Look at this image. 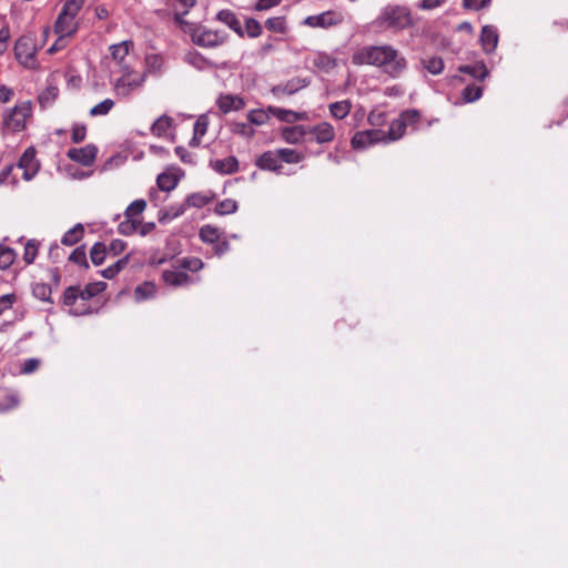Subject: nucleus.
Here are the masks:
<instances>
[{
    "instance_id": "473e14b6",
    "label": "nucleus",
    "mask_w": 568,
    "mask_h": 568,
    "mask_svg": "<svg viewBox=\"0 0 568 568\" xmlns=\"http://www.w3.org/2000/svg\"><path fill=\"white\" fill-rule=\"evenodd\" d=\"M276 152L278 154L281 162L295 164V163H298L304 160L303 153H301L296 150H293V149L283 148V149H277Z\"/></svg>"
},
{
    "instance_id": "49530a36",
    "label": "nucleus",
    "mask_w": 568,
    "mask_h": 568,
    "mask_svg": "<svg viewBox=\"0 0 568 568\" xmlns=\"http://www.w3.org/2000/svg\"><path fill=\"white\" fill-rule=\"evenodd\" d=\"M39 251V242L36 240H29L24 245L23 261L30 265L34 262Z\"/></svg>"
},
{
    "instance_id": "f03ea898",
    "label": "nucleus",
    "mask_w": 568,
    "mask_h": 568,
    "mask_svg": "<svg viewBox=\"0 0 568 568\" xmlns=\"http://www.w3.org/2000/svg\"><path fill=\"white\" fill-rule=\"evenodd\" d=\"M373 24L377 28L392 29L398 32L412 27L414 19L408 7L387 4L381 10Z\"/></svg>"
},
{
    "instance_id": "37998d69",
    "label": "nucleus",
    "mask_w": 568,
    "mask_h": 568,
    "mask_svg": "<svg viewBox=\"0 0 568 568\" xmlns=\"http://www.w3.org/2000/svg\"><path fill=\"white\" fill-rule=\"evenodd\" d=\"M128 262H129V255H125L124 257L118 260L112 265H110L106 268H104L101 272L102 276L104 278H109V280L113 278L116 274L120 273V271H122L125 267Z\"/></svg>"
},
{
    "instance_id": "393cba45",
    "label": "nucleus",
    "mask_w": 568,
    "mask_h": 568,
    "mask_svg": "<svg viewBox=\"0 0 568 568\" xmlns=\"http://www.w3.org/2000/svg\"><path fill=\"white\" fill-rule=\"evenodd\" d=\"M163 281L170 286H182L190 282V276L181 271L166 270L162 274Z\"/></svg>"
},
{
    "instance_id": "4d7b16f0",
    "label": "nucleus",
    "mask_w": 568,
    "mask_h": 568,
    "mask_svg": "<svg viewBox=\"0 0 568 568\" xmlns=\"http://www.w3.org/2000/svg\"><path fill=\"white\" fill-rule=\"evenodd\" d=\"M211 201V197L202 193H192L186 197V204L192 207L201 209Z\"/></svg>"
},
{
    "instance_id": "6e6552de",
    "label": "nucleus",
    "mask_w": 568,
    "mask_h": 568,
    "mask_svg": "<svg viewBox=\"0 0 568 568\" xmlns=\"http://www.w3.org/2000/svg\"><path fill=\"white\" fill-rule=\"evenodd\" d=\"M342 21V13L337 11H325L320 14L306 17L304 20V24L312 28H329L339 24Z\"/></svg>"
},
{
    "instance_id": "8fccbe9b",
    "label": "nucleus",
    "mask_w": 568,
    "mask_h": 568,
    "mask_svg": "<svg viewBox=\"0 0 568 568\" xmlns=\"http://www.w3.org/2000/svg\"><path fill=\"white\" fill-rule=\"evenodd\" d=\"M113 106H114V101L112 99H104L103 101H101L100 103H98L93 108H91L90 115L91 116L106 115L112 110Z\"/></svg>"
},
{
    "instance_id": "c03bdc74",
    "label": "nucleus",
    "mask_w": 568,
    "mask_h": 568,
    "mask_svg": "<svg viewBox=\"0 0 568 568\" xmlns=\"http://www.w3.org/2000/svg\"><path fill=\"white\" fill-rule=\"evenodd\" d=\"M146 207L145 200L139 199L133 201L124 211V217L139 219Z\"/></svg>"
},
{
    "instance_id": "c9c22d12",
    "label": "nucleus",
    "mask_w": 568,
    "mask_h": 568,
    "mask_svg": "<svg viewBox=\"0 0 568 568\" xmlns=\"http://www.w3.org/2000/svg\"><path fill=\"white\" fill-rule=\"evenodd\" d=\"M178 178L173 174L161 173L158 175L156 183L161 191L170 192L178 185Z\"/></svg>"
},
{
    "instance_id": "7c9ffc66",
    "label": "nucleus",
    "mask_w": 568,
    "mask_h": 568,
    "mask_svg": "<svg viewBox=\"0 0 568 568\" xmlns=\"http://www.w3.org/2000/svg\"><path fill=\"white\" fill-rule=\"evenodd\" d=\"M83 234L84 227L79 223L63 234L61 243L67 246H72L82 239Z\"/></svg>"
},
{
    "instance_id": "cd10ccee",
    "label": "nucleus",
    "mask_w": 568,
    "mask_h": 568,
    "mask_svg": "<svg viewBox=\"0 0 568 568\" xmlns=\"http://www.w3.org/2000/svg\"><path fill=\"white\" fill-rule=\"evenodd\" d=\"M352 106L353 105L349 100H342L331 103L328 105V110L333 118L336 120H343L349 114Z\"/></svg>"
},
{
    "instance_id": "4468645a",
    "label": "nucleus",
    "mask_w": 568,
    "mask_h": 568,
    "mask_svg": "<svg viewBox=\"0 0 568 568\" xmlns=\"http://www.w3.org/2000/svg\"><path fill=\"white\" fill-rule=\"evenodd\" d=\"M255 164L261 170L273 171V172H277V173H280V170L282 169L281 161H280L276 150L275 151H266L263 154H261L257 158Z\"/></svg>"
},
{
    "instance_id": "13d9d810",
    "label": "nucleus",
    "mask_w": 568,
    "mask_h": 568,
    "mask_svg": "<svg viewBox=\"0 0 568 568\" xmlns=\"http://www.w3.org/2000/svg\"><path fill=\"white\" fill-rule=\"evenodd\" d=\"M179 265L182 268L197 272L203 267V262L197 257H183L182 260H179Z\"/></svg>"
},
{
    "instance_id": "a18cd8bd",
    "label": "nucleus",
    "mask_w": 568,
    "mask_h": 568,
    "mask_svg": "<svg viewBox=\"0 0 568 568\" xmlns=\"http://www.w3.org/2000/svg\"><path fill=\"white\" fill-rule=\"evenodd\" d=\"M105 255H106V247L103 243L97 242L91 247L90 257L94 265H97V266L101 265L105 260Z\"/></svg>"
},
{
    "instance_id": "aec40b11",
    "label": "nucleus",
    "mask_w": 568,
    "mask_h": 568,
    "mask_svg": "<svg viewBox=\"0 0 568 568\" xmlns=\"http://www.w3.org/2000/svg\"><path fill=\"white\" fill-rule=\"evenodd\" d=\"M216 19L226 24L230 29L236 32L240 37L244 36V31L242 29L241 22L235 16V13L231 10L224 9L217 12Z\"/></svg>"
},
{
    "instance_id": "052dcab7",
    "label": "nucleus",
    "mask_w": 568,
    "mask_h": 568,
    "mask_svg": "<svg viewBox=\"0 0 568 568\" xmlns=\"http://www.w3.org/2000/svg\"><path fill=\"white\" fill-rule=\"evenodd\" d=\"M69 260L75 264L88 267L87 253L83 246H79L72 251Z\"/></svg>"
},
{
    "instance_id": "bb28decb",
    "label": "nucleus",
    "mask_w": 568,
    "mask_h": 568,
    "mask_svg": "<svg viewBox=\"0 0 568 568\" xmlns=\"http://www.w3.org/2000/svg\"><path fill=\"white\" fill-rule=\"evenodd\" d=\"M18 403L19 398L13 389L0 388V412L12 409Z\"/></svg>"
},
{
    "instance_id": "72a5a7b5",
    "label": "nucleus",
    "mask_w": 568,
    "mask_h": 568,
    "mask_svg": "<svg viewBox=\"0 0 568 568\" xmlns=\"http://www.w3.org/2000/svg\"><path fill=\"white\" fill-rule=\"evenodd\" d=\"M59 89L55 85H48L38 97L40 105L45 109L58 98Z\"/></svg>"
},
{
    "instance_id": "ddd939ff",
    "label": "nucleus",
    "mask_w": 568,
    "mask_h": 568,
    "mask_svg": "<svg viewBox=\"0 0 568 568\" xmlns=\"http://www.w3.org/2000/svg\"><path fill=\"white\" fill-rule=\"evenodd\" d=\"M320 144L332 142L335 139V129L328 122H321L307 131Z\"/></svg>"
},
{
    "instance_id": "ea45409f",
    "label": "nucleus",
    "mask_w": 568,
    "mask_h": 568,
    "mask_svg": "<svg viewBox=\"0 0 568 568\" xmlns=\"http://www.w3.org/2000/svg\"><path fill=\"white\" fill-rule=\"evenodd\" d=\"M270 114H271V112L268 111V109L267 110H263V109L251 110L247 113V120H248L250 124L263 125V124L267 123V121L270 120Z\"/></svg>"
},
{
    "instance_id": "4be33fe9",
    "label": "nucleus",
    "mask_w": 568,
    "mask_h": 568,
    "mask_svg": "<svg viewBox=\"0 0 568 568\" xmlns=\"http://www.w3.org/2000/svg\"><path fill=\"white\" fill-rule=\"evenodd\" d=\"M307 130L303 125L286 126L282 130V139L290 144H298L303 141Z\"/></svg>"
},
{
    "instance_id": "680f3d73",
    "label": "nucleus",
    "mask_w": 568,
    "mask_h": 568,
    "mask_svg": "<svg viewBox=\"0 0 568 568\" xmlns=\"http://www.w3.org/2000/svg\"><path fill=\"white\" fill-rule=\"evenodd\" d=\"M385 121L386 114L382 110L375 109L368 114V122L372 126H381L385 123Z\"/></svg>"
},
{
    "instance_id": "f257e3e1",
    "label": "nucleus",
    "mask_w": 568,
    "mask_h": 568,
    "mask_svg": "<svg viewBox=\"0 0 568 568\" xmlns=\"http://www.w3.org/2000/svg\"><path fill=\"white\" fill-rule=\"evenodd\" d=\"M356 65H374L393 79L399 78L407 69L406 58L393 45H366L356 50L352 55Z\"/></svg>"
},
{
    "instance_id": "f3484780",
    "label": "nucleus",
    "mask_w": 568,
    "mask_h": 568,
    "mask_svg": "<svg viewBox=\"0 0 568 568\" xmlns=\"http://www.w3.org/2000/svg\"><path fill=\"white\" fill-rule=\"evenodd\" d=\"M210 166L220 174H233L239 170V161L235 156L215 159L210 161Z\"/></svg>"
},
{
    "instance_id": "20e7f679",
    "label": "nucleus",
    "mask_w": 568,
    "mask_h": 568,
    "mask_svg": "<svg viewBox=\"0 0 568 568\" xmlns=\"http://www.w3.org/2000/svg\"><path fill=\"white\" fill-rule=\"evenodd\" d=\"M84 4V0H67L53 26L55 34L73 37L79 28L78 14Z\"/></svg>"
},
{
    "instance_id": "5fc2aeb1",
    "label": "nucleus",
    "mask_w": 568,
    "mask_h": 568,
    "mask_svg": "<svg viewBox=\"0 0 568 568\" xmlns=\"http://www.w3.org/2000/svg\"><path fill=\"white\" fill-rule=\"evenodd\" d=\"M78 301H81V290L74 286L68 287L63 293V303L67 306H73Z\"/></svg>"
},
{
    "instance_id": "69168bd1",
    "label": "nucleus",
    "mask_w": 568,
    "mask_h": 568,
    "mask_svg": "<svg viewBox=\"0 0 568 568\" xmlns=\"http://www.w3.org/2000/svg\"><path fill=\"white\" fill-rule=\"evenodd\" d=\"M491 0H463V4L466 9L480 10L487 8Z\"/></svg>"
},
{
    "instance_id": "9b49d317",
    "label": "nucleus",
    "mask_w": 568,
    "mask_h": 568,
    "mask_svg": "<svg viewBox=\"0 0 568 568\" xmlns=\"http://www.w3.org/2000/svg\"><path fill=\"white\" fill-rule=\"evenodd\" d=\"M306 62L324 73H329L337 65L336 59L334 57L321 51L310 54L306 59Z\"/></svg>"
},
{
    "instance_id": "0eeeda50",
    "label": "nucleus",
    "mask_w": 568,
    "mask_h": 568,
    "mask_svg": "<svg viewBox=\"0 0 568 568\" xmlns=\"http://www.w3.org/2000/svg\"><path fill=\"white\" fill-rule=\"evenodd\" d=\"M385 140V131L381 129H372L359 131L352 138V146L355 150H364L373 144L379 143Z\"/></svg>"
},
{
    "instance_id": "e433bc0d",
    "label": "nucleus",
    "mask_w": 568,
    "mask_h": 568,
    "mask_svg": "<svg viewBox=\"0 0 568 568\" xmlns=\"http://www.w3.org/2000/svg\"><path fill=\"white\" fill-rule=\"evenodd\" d=\"M17 258V253L13 248L0 245V270H8Z\"/></svg>"
},
{
    "instance_id": "6e6d98bb",
    "label": "nucleus",
    "mask_w": 568,
    "mask_h": 568,
    "mask_svg": "<svg viewBox=\"0 0 568 568\" xmlns=\"http://www.w3.org/2000/svg\"><path fill=\"white\" fill-rule=\"evenodd\" d=\"M232 132L234 134H237V135H241V136L247 138V139L252 138L255 134V131L251 126L250 122L248 123H244V122L233 123Z\"/></svg>"
},
{
    "instance_id": "338daca9",
    "label": "nucleus",
    "mask_w": 568,
    "mask_h": 568,
    "mask_svg": "<svg viewBox=\"0 0 568 568\" xmlns=\"http://www.w3.org/2000/svg\"><path fill=\"white\" fill-rule=\"evenodd\" d=\"M58 38L57 40L54 41V43L48 49V52L50 54H53L60 50H62L63 48L67 47V43H68V39L70 37H67V36H61V34H57Z\"/></svg>"
},
{
    "instance_id": "c85d7f7f",
    "label": "nucleus",
    "mask_w": 568,
    "mask_h": 568,
    "mask_svg": "<svg viewBox=\"0 0 568 568\" xmlns=\"http://www.w3.org/2000/svg\"><path fill=\"white\" fill-rule=\"evenodd\" d=\"M458 70L479 80H484L488 75V70L483 61L476 62L475 64L460 65Z\"/></svg>"
},
{
    "instance_id": "423d86ee",
    "label": "nucleus",
    "mask_w": 568,
    "mask_h": 568,
    "mask_svg": "<svg viewBox=\"0 0 568 568\" xmlns=\"http://www.w3.org/2000/svg\"><path fill=\"white\" fill-rule=\"evenodd\" d=\"M192 41L203 48H215L223 44L227 40V34L221 30H212L203 26H199L192 30Z\"/></svg>"
},
{
    "instance_id": "3c124183",
    "label": "nucleus",
    "mask_w": 568,
    "mask_h": 568,
    "mask_svg": "<svg viewBox=\"0 0 568 568\" xmlns=\"http://www.w3.org/2000/svg\"><path fill=\"white\" fill-rule=\"evenodd\" d=\"M200 237L203 242L213 244L220 239V233L216 227L204 225L200 230Z\"/></svg>"
},
{
    "instance_id": "2f4dec72",
    "label": "nucleus",
    "mask_w": 568,
    "mask_h": 568,
    "mask_svg": "<svg viewBox=\"0 0 568 568\" xmlns=\"http://www.w3.org/2000/svg\"><path fill=\"white\" fill-rule=\"evenodd\" d=\"M156 286L152 282H144L134 290L135 301L142 302L155 296Z\"/></svg>"
},
{
    "instance_id": "603ef678",
    "label": "nucleus",
    "mask_w": 568,
    "mask_h": 568,
    "mask_svg": "<svg viewBox=\"0 0 568 568\" xmlns=\"http://www.w3.org/2000/svg\"><path fill=\"white\" fill-rule=\"evenodd\" d=\"M463 99L465 102H475L477 101L478 99L481 98L483 95V88L481 87H478V85H475V84H470V85H467L464 90H463Z\"/></svg>"
},
{
    "instance_id": "4c0bfd02",
    "label": "nucleus",
    "mask_w": 568,
    "mask_h": 568,
    "mask_svg": "<svg viewBox=\"0 0 568 568\" xmlns=\"http://www.w3.org/2000/svg\"><path fill=\"white\" fill-rule=\"evenodd\" d=\"M173 120L168 115L160 116L151 126V132L156 136L164 135L171 128Z\"/></svg>"
},
{
    "instance_id": "dca6fc26",
    "label": "nucleus",
    "mask_w": 568,
    "mask_h": 568,
    "mask_svg": "<svg viewBox=\"0 0 568 568\" xmlns=\"http://www.w3.org/2000/svg\"><path fill=\"white\" fill-rule=\"evenodd\" d=\"M133 48V42L125 40L110 47V53L112 59L119 64V70L122 69L123 64H129L126 58L130 50Z\"/></svg>"
},
{
    "instance_id": "f704fd0d",
    "label": "nucleus",
    "mask_w": 568,
    "mask_h": 568,
    "mask_svg": "<svg viewBox=\"0 0 568 568\" xmlns=\"http://www.w3.org/2000/svg\"><path fill=\"white\" fill-rule=\"evenodd\" d=\"M195 4V0H172V7L176 21L182 22V17Z\"/></svg>"
},
{
    "instance_id": "09e8293b",
    "label": "nucleus",
    "mask_w": 568,
    "mask_h": 568,
    "mask_svg": "<svg viewBox=\"0 0 568 568\" xmlns=\"http://www.w3.org/2000/svg\"><path fill=\"white\" fill-rule=\"evenodd\" d=\"M237 211V202L233 199H225L215 206V213L219 215L232 214Z\"/></svg>"
},
{
    "instance_id": "79ce46f5",
    "label": "nucleus",
    "mask_w": 568,
    "mask_h": 568,
    "mask_svg": "<svg viewBox=\"0 0 568 568\" xmlns=\"http://www.w3.org/2000/svg\"><path fill=\"white\" fill-rule=\"evenodd\" d=\"M399 119L404 122L406 129L412 128L416 130L420 120V113L415 109L406 110L400 113Z\"/></svg>"
},
{
    "instance_id": "de8ad7c7",
    "label": "nucleus",
    "mask_w": 568,
    "mask_h": 568,
    "mask_svg": "<svg viewBox=\"0 0 568 568\" xmlns=\"http://www.w3.org/2000/svg\"><path fill=\"white\" fill-rule=\"evenodd\" d=\"M51 287L48 284L44 283H36L32 286V294L36 298L43 301V302H50L51 301Z\"/></svg>"
},
{
    "instance_id": "1a4fd4ad",
    "label": "nucleus",
    "mask_w": 568,
    "mask_h": 568,
    "mask_svg": "<svg viewBox=\"0 0 568 568\" xmlns=\"http://www.w3.org/2000/svg\"><path fill=\"white\" fill-rule=\"evenodd\" d=\"M98 154V148L94 144H87L82 148H71L67 152V156L77 162L80 163L83 166H91Z\"/></svg>"
},
{
    "instance_id": "7ed1b4c3",
    "label": "nucleus",
    "mask_w": 568,
    "mask_h": 568,
    "mask_svg": "<svg viewBox=\"0 0 568 568\" xmlns=\"http://www.w3.org/2000/svg\"><path fill=\"white\" fill-rule=\"evenodd\" d=\"M119 72L120 75L112 81L113 91L118 98L128 99L143 89L146 81L145 72L138 71L130 64H123Z\"/></svg>"
},
{
    "instance_id": "39448f33",
    "label": "nucleus",
    "mask_w": 568,
    "mask_h": 568,
    "mask_svg": "<svg viewBox=\"0 0 568 568\" xmlns=\"http://www.w3.org/2000/svg\"><path fill=\"white\" fill-rule=\"evenodd\" d=\"M32 116L31 101H21L13 109H8L2 115V125L6 131L21 132L27 121Z\"/></svg>"
},
{
    "instance_id": "a878e982",
    "label": "nucleus",
    "mask_w": 568,
    "mask_h": 568,
    "mask_svg": "<svg viewBox=\"0 0 568 568\" xmlns=\"http://www.w3.org/2000/svg\"><path fill=\"white\" fill-rule=\"evenodd\" d=\"M406 132L404 122L399 116L393 120L389 124L388 131H385V140L383 143L394 142L403 138Z\"/></svg>"
},
{
    "instance_id": "5701e85b",
    "label": "nucleus",
    "mask_w": 568,
    "mask_h": 568,
    "mask_svg": "<svg viewBox=\"0 0 568 568\" xmlns=\"http://www.w3.org/2000/svg\"><path fill=\"white\" fill-rule=\"evenodd\" d=\"M419 64L423 70H426L433 75H438L444 71V60L438 55H429L420 59Z\"/></svg>"
},
{
    "instance_id": "b1692460",
    "label": "nucleus",
    "mask_w": 568,
    "mask_h": 568,
    "mask_svg": "<svg viewBox=\"0 0 568 568\" xmlns=\"http://www.w3.org/2000/svg\"><path fill=\"white\" fill-rule=\"evenodd\" d=\"M268 111L272 115L277 118L280 121L292 123L296 121L304 120L306 118L305 113H298L295 111L277 108V106H268Z\"/></svg>"
},
{
    "instance_id": "864d4df0",
    "label": "nucleus",
    "mask_w": 568,
    "mask_h": 568,
    "mask_svg": "<svg viewBox=\"0 0 568 568\" xmlns=\"http://www.w3.org/2000/svg\"><path fill=\"white\" fill-rule=\"evenodd\" d=\"M265 27L273 32L284 33L286 31V22L283 17L268 18L265 21Z\"/></svg>"
},
{
    "instance_id": "0e129e2a",
    "label": "nucleus",
    "mask_w": 568,
    "mask_h": 568,
    "mask_svg": "<svg viewBox=\"0 0 568 568\" xmlns=\"http://www.w3.org/2000/svg\"><path fill=\"white\" fill-rule=\"evenodd\" d=\"M87 136V128L84 124H74L72 128L71 139L73 143L82 142Z\"/></svg>"
},
{
    "instance_id": "bf43d9fd",
    "label": "nucleus",
    "mask_w": 568,
    "mask_h": 568,
    "mask_svg": "<svg viewBox=\"0 0 568 568\" xmlns=\"http://www.w3.org/2000/svg\"><path fill=\"white\" fill-rule=\"evenodd\" d=\"M245 31L250 38H257L262 34V26L257 20L248 18L245 20Z\"/></svg>"
},
{
    "instance_id": "58836bf2",
    "label": "nucleus",
    "mask_w": 568,
    "mask_h": 568,
    "mask_svg": "<svg viewBox=\"0 0 568 568\" xmlns=\"http://www.w3.org/2000/svg\"><path fill=\"white\" fill-rule=\"evenodd\" d=\"M140 224L141 220L139 219L124 217L118 225V232L122 235L130 236L136 232Z\"/></svg>"
},
{
    "instance_id": "9d476101",
    "label": "nucleus",
    "mask_w": 568,
    "mask_h": 568,
    "mask_svg": "<svg viewBox=\"0 0 568 568\" xmlns=\"http://www.w3.org/2000/svg\"><path fill=\"white\" fill-rule=\"evenodd\" d=\"M36 154L34 148H28L19 160L18 166L23 170V179L26 181L32 180L39 171L40 164Z\"/></svg>"
},
{
    "instance_id": "774afa93",
    "label": "nucleus",
    "mask_w": 568,
    "mask_h": 568,
    "mask_svg": "<svg viewBox=\"0 0 568 568\" xmlns=\"http://www.w3.org/2000/svg\"><path fill=\"white\" fill-rule=\"evenodd\" d=\"M175 154L180 158L183 163H194V156L184 146H176Z\"/></svg>"
},
{
    "instance_id": "f8f14e48",
    "label": "nucleus",
    "mask_w": 568,
    "mask_h": 568,
    "mask_svg": "<svg viewBox=\"0 0 568 568\" xmlns=\"http://www.w3.org/2000/svg\"><path fill=\"white\" fill-rule=\"evenodd\" d=\"M499 36L494 26H484L480 32V43L485 53H493L498 44Z\"/></svg>"
},
{
    "instance_id": "c756f323",
    "label": "nucleus",
    "mask_w": 568,
    "mask_h": 568,
    "mask_svg": "<svg viewBox=\"0 0 568 568\" xmlns=\"http://www.w3.org/2000/svg\"><path fill=\"white\" fill-rule=\"evenodd\" d=\"M14 52L18 60L28 63L34 58V53L29 45L28 39H19L14 45Z\"/></svg>"
},
{
    "instance_id": "6ab92c4d",
    "label": "nucleus",
    "mask_w": 568,
    "mask_h": 568,
    "mask_svg": "<svg viewBox=\"0 0 568 568\" xmlns=\"http://www.w3.org/2000/svg\"><path fill=\"white\" fill-rule=\"evenodd\" d=\"M217 106L223 113H229L231 111H237L244 108L245 102L242 98L237 95H221L217 101Z\"/></svg>"
},
{
    "instance_id": "a19ab883",
    "label": "nucleus",
    "mask_w": 568,
    "mask_h": 568,
    "mask_svg": "<svg viewBox=\"0 0 568 568\" xmlns=\"http://www.w3.org/2000/svg\"><path fill=\"white\" fill-rule=\"evenodd\" d=\"M105 287L106 284L104 282H97L87 285L85 288L81 290V301L84 302L97 296L103 292Z\"/></svg>"
},
{
    "instance_id": "a211bd4d",
    "label": "nucleus",
    "mask_w": 568,
    "mask_h": 568,
    "mask_svg": "<svg viewBox=\"0 0 568 568\" xmlns=\"http://www.w3.org/2000/svg\"><path fill=\"white\" fill-rule=\"evenodd\" d=\"M145 69L143 72L152 75H161L164 71V58L159 53H149L144 60Z\"/></svg>"
},
{
    "instance_id": "e2e57ef3",
    "label": "nucleus",
    "mask_w": 568,
    "mask_h": 568,
    "mask_svg": "<svg viewBox=\"0 0 568 568\" xmlns=\"http://www.w3.org/2000/svg\"><path fill=\"white\" fill-rule=\"evenodd\" d=\"M17 301L16 294H4L0 296V315L10 310Z\"/></svg>"
},
{
    "instance_id": "412c9836",
    "label": "nucleus",
    "mask_w": 568,
    "mask_h": 568,
    "mask_svg": "<svg viewBox=\"0 0 568 568\" xmlns=\"http://www.w3.org/2000/svg\"><path fill=\"white\" fill-rule=\"evenodd\" d=\"M209 126V116L206 114H201L193 126V136L190 140V145L196 148L200 145L202 138L206 134Z\"/></svg>"
},
{
    "instance_id": "2eb2a0df",
    "label": "nucleus",
    "mask_w": 568,
    "mask_h": 568,
    "mask_svg": "<svg viewBox=\"0 0 568 568\" xmlns=\"http://www.w3.org/2000/svg\"><path fill=\"white\" fill-rule=\"evenodd\" d=\"M308 81L302 78H294L284 84L276 85L272 89L274 95L280 97L283 94L292 95L303 88L308 85Z\"/></svg>"
}]
</instances>
